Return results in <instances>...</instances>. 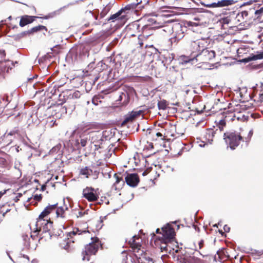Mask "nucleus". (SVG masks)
<instances>
[{
  "label": "nucleus",
  "mask_w": 263,
  "mask_h": 263,
  "mask_svg": "<svg viewBox=\"0 0 263 263\" xmlns=\"http://www.w3.org/2000/svg\"><path fill=\"white\" fill-rule=\"evenodd\" d=\"M191 46L192 51L190 57L183 56L181 62L182 64L194 62L195 60L196 62L204 63L212 60L215 57V52L204 48V43L200 41L192 42Z\"/></svg>",
  "instance_id": "nucleus-1"
},
{
  "label": "nucleus",
  "mask_w": 263,
  "mask_h": 263,
  "mask_svg": "<svg viewBox=\"0 0 263 263\" xmlns=\"http://www.w3.org/2000/svg\"><path fill=\"white\" fill-rule=\"evenodd\" d=\"M223 139L232 150H234L237 147L241 141H244L243 138L240 133L237 132H227L224 133Z\"/></svg>",
  "instance_id": "nucleus-2"
},
{
  "label": "nucleus",
  "mask_w": 263,
  "mask_h": 263,
  "mask_svg": "<svg viewBox=\"0 0 263 263\" xmlns=\"http://www.w3.org/2000/svg\"><path fill=\"white\" fill-rule=\"evenodd\" d=\"M92 241L89 243L85 248V251L82 252L83 260H90L89 256L91 255H95L98 250V246L96 243L97 241H99L97 237H91Z\"/></svg>",
  "instance_id": "nucleus-3"
},
{
  "label": "nucleus",
  "mask_w": 263,
  "mask_h": 263,
  "mask_svg": "<svg viewBox=\"0 0 263 263\" xmlns=\"http://www.w3.org/2000/svg\"><path fill=\"white\" fill-rule=\"evenodd\" d=\"M162 236L161 239L166 241H173L174 239L175 231L172 227L169 224L162 228Z\"/></svg>",
  "instance_id": "nucleus-4"
},
{
  "label": "nucleus",
  "mask_w": 263,
  "mask_h": 263,
  "mask_svg": "<svg viewBox=\"0 0 263 263\" xmlns=\"http://www.w3.org/2000/svg\"><path fill=\"white\" fill-rule=\"evenodd\" d=\"M53 222L50 220L44 219H38L36 222V231H42V233L49 232L52 227Z\"/></svg>",
  "instance_id": "nucleus-5"
},
{
  "label": "nucleus",
  "mask_w": 263,
  "mask_h": 263,
  "mask_svg": "<svg viewBox=\"0 0 263 263\" xmlns=\"http://www.w3.org/2000/svg\"><path fill=\"white\" fill-rule=\"evenodd\" d=\"M176 252H178V254L175 257L177 263H189L193 253L185 250H181L178 251L176 250Z\"/></svg>",
  "instance_id": "nucleus-6"
},
{
  "label": "nucleus",
  "mask_w": 263,
  "mask_h": 263,
  "mask_svg": "<svg viewBox=\"0 0 263 263\" xmlns=\"http://www.w3.org/2000/svg\"><path fill=\"white\" fill-rule=\"evenodd\" d=\"M83 195L88 201L93 202L97 200L99 195L96 193L95 189L91 187H87L83 191Z\"/></svg>",
  "instance_id": "nucleus-7"
},
{
  "label": "nucleus",
  "mask_w": 263,
  "mask_h": 263,
  "mask_svg": "<svg viewBox=\"0 0 263 263\" xmlns=\"http://www.w3.org/2000/svg\"><path fill=\"white\" fill-rule=\"evenodd\" d=\"M147 48L145 52L146 57H149V60L153 61L154 60L158 59L160 54V52L159 50L156 48L153 45L148 46H146Z\"/></svg>",
  "instance_id": "nucleus-8"
},
{
  "label": "nucleus",
  "mask_w": 263,
  "mask_h": 263,
  "mask_svg": "<svg viewBox=\"0 0 263 263\" xmlns=\"http://www.w3.org/2000/svg\"><path fill=\"white\" fill-rule=\"evenodd\" d=\"M89 140L91 143L94 144L95 146H99L102 143L100 131H95L89 133Z\"/></svg>",
  "instance_id": "nucleus-9"
},
{
  "label": "nucleus",
  "mask_w": 263,
  "mask_h": 263,
  "mask_svg": "<svg viewBox=\"0 0 263 263\" xmlns=\"http://www.w3.org/2000/svg\"><path fill=\"white\" fill-rule=\"evenodd\" d=\"M126 184L130 187L137 186L139 182V178L137 174H128L125 178Z\"/></svg>",
  "instance_id": "nucleus-10"
},
{
  "label": "nucleus",
  "mask_w": 263,
  "mask_h": 263,
  "mask_svg": "<svg viewBox=\"0 0 263 263\" xmlns=\"http://www.w3.org/2000/svg\"><path fill=\"white\" fill-rule=\"evenodd\" d=\"M126 19V15L123 13V10H120L117 12L113 14L108 17L106 20L107 22H119L122 23L125 22Z\"/></svg>",
  "instance_id": "nucleus-11"
},
{
  "label": "nucleus",
  "mask_w": 263,
  "mask_h": 263,
  "mask_svg": "<svg viewBox=\"0 0 263 263\" xmlns=\"http://www.w3.org/2000/svg\"><path fill=\"white\" fill-rule=\"evenodd\" d=\"M86 231H83V233H86ZM82 233V232H81V230H80L78 228L76 229V230H73L72 231L69 232L67 234V239H68V240H69V241H67L66 242V244L64 246H62V245L61 243V248H62L63 249H64L66 250H68V249L69 247V242L71 241L72 242H74L75 241V239L73 238V236H76L77 235H80V234H81Z\"/></svg>",
  "instance_id": "nucleus-12"
},
{
  "label": "nucleus",
  "mask_w": 263,
  "mask_h": 263,
  "mask_svg": "<svg viewBox=\"0 0 263 263\" xmlns=\"http://www.w3.org/2000/svg\"><path fill=\"white\" fill-rule=\"evenodd\" d=\"M88 141H90L88 133H83L81 134L79 138L76 140V145L77 147L78 148H80V146L82 147H85Z\"/></svg>",
  "instance_id": "nucleus-13"
},
{
  "label": "nucleus",
  "mask_w": 263,
  "mask_h": 263,
  "mask_svg": "<svg viewBox=\"0 0 263 263\" xmlns=\"http://www.w3.org/2000/svg\"><path fill=\"white\" fill-rule=\"evenodd\" d=\"M261 59H263V50L257 51L256 54H251L249 57L242 59L241 61L247 63L252 61Z\"/></svg>",
  "instance_id": "nucleus-14"
},
{
  "label": "nucleus",
  "mask_w": 263,
  "mask_h": 263,
  "mask_svg": "<svg viewBox=\"0 0 263 263\" xmlns=\"http://www.w3.org/2000/svg\"><path fill=\"white\" fill-rule=\"evenodd\" d=\"M135 90L132 87H128L127 90H124V91H122L123 102L121 103V105L122 106L127 105L130 100L129 93H132Z\"/></svg>",
  "instance_id": "nucleus-15"
},
{
  "label": "nucleus",
  "mask_w": 263,
  "mask_h": 263,
  "mask_svg": "<svg viewBox=\"0 0 263 263\" xmlns=\"http://www.w3.org/2000/svg\"><path fill=\"white\" fill-rule=\"evenodd\" d=\"M39 17L35 16H30L25 15L21 17L20 21V26L22 27L32 23L36 18Z\"/></svg>",
  "instance_id": "nucleus-16"
},
{
  "label": "nucleus",
  "mask_w": 263,
  "mask_h": 263,
  "mask_svg": "<svg viewBox=\"0 0 263 263\" xmlns=\"http://www.w3.org/2000/svg\"><path fill=\"white\" fill-rule=\"evenodd\" d=\"M234 0H221L213 3V8H221L232 5L235 3Z\"/></svg>",
  "instance_id": "nucleus-17"
},
{
  "label": "nucleus",
  "mask_w": 263,
  "mask_h": 263,
  "mask_svg": "<svg viewBox=\"0 0 263 263\" xmlns=\"http://www.w3.org/2000/svg\"><path fill=\"white\" fill-rule=\"evenodd\" d=\"M58 203L53 204H49L45 208L43 212L40 214L38 219H44L45 217L49 214L53 210H54L57 205Z\"/></svg>",
  "instance_id": "nucleus-18"
},
{
  "label": "nucleus",
  "mask_w": 263,
  "mask_h": 263,
  "mask_svg": "<svg viewBox=\"0 0 263 263\" xmlns=\"http://www.w3.org/2000/svg\"><path fill=\"white\" fill-rule=\"evenodd\" d=\"M114 176L116 178V181L112 185V189H114L115 190H119L124 184V181L122 178L118 176L117 174H115Z\"/></svg>",
  "instance_id": "nucleus-19"
},
{
  "label": "nucleus",
  "mask_w": 263,
  "mask_h": 263,
  "mask_svg": "<svg viewBox=\"0 0 263 263\" xmlns=\"http://www.w3.org/2000/svg\"><path fill=\"white\" fill-rule=\"evenodd\" d=\"M56 215L57 217H60L63 219H66V216L65 215V211L68 210V208L67 205H64L63 206H61L59 207L57 206Z\"/></svg>",
  "instance_id": "nucleus-20"
},
{
  "label": "nucleus",
  "mask_w": 263,
  "mask_h": 263,
  "mask_svg": "<svg viewBox=\"0 0 263 263\" xmlns=\"http://www.w3.org/2000/svg\"><path fill=\"white\" fill-rule=\"evenodd\" d=\"M161 241L160 249L162 252H170L171 251V248L169 246V243L172 241H164L163 239H159Z\"/></svg>",
  "instance_id": "nucleus-21"
},
{
  "label": "nucleus",
  "mask_w": 263,
  "mask_h": 263,
  "mask_svg": "<svg viewBox=\"0 0 263 263\" xmlns=\"http://www.w3.org/2000/svg\"><path fill=\"white\" fill-rule=\"evenodd\" d=\"M218 130V128H217L215 130H214L213 129L210 128L207 130V132L206 133V138L208 140V142L210 144H212L213 141V138L215 136V135L216 134V131Z\"/></svg>",
  "instance_id": "nucleus-22"
},
{
  "label": "nucleus",
  "mask_w": 263,
  "mask_h": 263,
  "mask_svg": "<svg viewBox=\"0 0 263 263\" xmlns=\"http://www.w3.org/2000/svg\"><path fill=\"white\" fill-rule=\"evenodd\" d=\"M92 171L93 170L89 168V167L85 166L81 169L80 174L85 176L86 178H88L92 174Z\"/></svg>",
  "instance_id": "nucleus-23"
},
{
  "label": "nucleus",
  "mask_w": 263,
  "mask_h": 263,
  "mask_svg": "<svg viewBox=\"0 0 263 263\" xmlns=\"http://www.w3.org/2000/svg\"><path fill=\"white\" fill-rule=\"evenodd\" d=\"M112 7V4L108 3L102 9L100 13V16L103 18L109 12Z\"/></svg>",
  "instance_id": "nucleus-24"
},
{
  "label": "nucleus",
  "mask_w": 263,
  "mask_h": 263,
  "mask_svg": "<svg viewBox=\"0 0 263 263\" xmlns=\"http://www.w3.org/2000/svg\"><path fill=\"white\" fill-rule=\"evenodd\" d=\"M43 29H44L46 31L47 30V28H46V27L43 26V25H39L37 26H35V27L32 28L31 29H30V30H28V31L29 32V35H31L34 32H36L39 31H40V30H43Z\"/></svg>",
  "instance_id": "nucleus-25"
},
{
  "label": "nucleus",
  "mask_w": 263,
  "mask_h": 263,
  "mask_svg": "<svg viewBox=\"0 0 263 263\" xmlns=\"http://www.w3.org/2000/svg\"><path fill=\"white\" fill-rule=\"evenodd\" d=\"M157 105L159 110H165L166 109L168 104L166 100L162 99L158 101Z\"/></svg>",
  "instance_id": "nucleus-26"
},
{
  "label": "nucleus",
  "mask_w": 263,
  "mask_h": 263,
  "mask_svg": "<svg viewBox=\"0 0 263 263\" xmlns=\"http://www.w3.org/2000/svg\"><path fill=\"white\" fill-rule=\"evenodd\" d=\"M100 133L102 142L105 140L109 139L110 138V135L111 134V133L110 131L107 130H104L103 132L100 131Z\"/></svg>",
  "instance_id": "nucleus-27"
},
{
  "label": "nucleus",
  "mask_w": 263,
  "mask_h": 263,
  "mask_svg": "<svg viewBox=\"0 0 263 263\" xmlns=\"http://www.w3.org/2000/svg\"><path fill=\"white\" fill-rule=\"evenodd\" d=\"M30 237H32L33 238V236L31 234L28 235L27 234H23L22 235V238L24 242V245L26 247H30Z\"/></svg>",
  "instance_id": "nucleus-28"
},
{
  "label": "nucleus",
  "mask_w": 263,
  "mask_h": 263,
  "mask_svg": "<svg viewBox=\"0 0 263 263\" xmlns=\"http://www.w3.org/2000/svg\"><path fill=\"white\" fill-rule=\"evenodd\" d=\"M254 14L256 17V19L261 20L263 18V6L260 9L255 10Z\"/></svg>",
  "instance_id": "nucleus-29"
},
{
  "label": "nucleus",
  "mask_w": 263,
  "mask_h": 263,
  "mask_svg": "<svg viewBox=\"0 0 263 263\" xmlns=\"http://www.w3.org/2000/svg\"><path fill=\"white\" fill-rule=\"evenodd\" d=\"M135 119L132 117V115L130 114V112H129L128 114H127L125 116L124 120L122 123V125H123L126 124L127 123L132 122Z\"/></svg>",
  "instance_id": "nucleus-30"
},
{
  "label": "nucleus",
  "mask_w": 263,
  "mask_h": 263,
  "mask_svg": "<svg viewBox=\"0 0 263 263\" xmlns=\"http://www.w3.org/2000/svg\"><path fill=\"white\" fill-rule=\"evenodd\" d=\"M138 5L135 4H130L127 5L124 8H122L121 10H123V13L126 15V11L130 10L136 8V6Z\"/></svg>",
  "instance_id": "nucleus-31"
},
{
  "label": "nucleus",
  "mask_w": 263,
  "mask_h": 263,
  "mask_svg": "<svg viewBox=\"0 0 263 263\" xmlns=\"http://www.w3.org/2000/svg\"><path fill=\"white\" fill-rule=\"evenodd\" d=\"M27 35H30L28 31H25L16 35H14V39L16 40H20Z\"/></svg>",
  "instance_id": "nucleus-32"
},
{
  "label": "nucleus",
  "mask_w": 263,
  "mask_h": 263,
  "mask_svg": "<svg viewBox=\"0 0 263 263\" xmlns=\"http://www.w3.org/2000/svg\"><path fill=\"white\" fill-rule=\"evenodd\" d=\"M17 134V130L14 129L11 131H10L9 133H5L4 135V138H8L9 137H13V138H15V135Z\"/></svg>",
  "instance_id": "nucleus-33"
},
{
  "label": "nucleus",
  "mask_w": 263,
  "mask_h": 263,
  "mask_svg": "<svg viewBox=\"0 0 263 263\" xmlns=\"http://www.w3.org/2000/svg\"><path fill=\"white\" fill-rule=\"evenodd\" d=\"M9 69H11V68L2 64L0 66V76H2L5 72H8Z\"/></svg>",
  "instance_id": "nucleus-34"
},
{
  "label": "nucleus",
  "mask_w": 263,
  "mask_h": 263,
  "mask_svg": "<svg viewBox=\"0 0 263 263\" xmlns=\"http://www.w3.org/2000/svg\"><path fill=\"white\" fill-rule=\"evenodd\" d=\"M201 260L198 257L194 255V253H193L189 263H201Z\"/></svg>",
  "instance_id": "nucleus-35"
},
{
  "label": "nucleus",
  "mask_w": 263,
  "mask_h": 263,
  "mask_svg": "<svg viewBox=\"0 0 263 263\" xmlns=\"http://www.w3.org/2000/svg\"><path fill=\"white\" fill-rule=\"evenodd\" d=\"M100 99H101V97L100 96H95L92 98V103L95 105H98L99 104V103L101 102V101Z\"/></svg>",
  "instance_id": "nucleus-36"
},
{
  "label": "nucleus",
  "mask_w": 263,
  "mask_h": 263,
  "mask_svg": "<svg viewBox=\"0 0 263 263\" xmlns=\"http://www.w3.org/2000/svg\"><path fill=\"white\" fill-rule=\"evenodd\" d=\"M130 112L134 119H135L137 117L139 116L143 112V110H133Z\"/></svg>",
  "instance_id": "nucleus-37"
},
{
  "label": "nucleus",
  "mask_w": 263,
  "mask_h": 263,
  "mask_svg": "<svg viewBox=\"0 0 263 263\" xmlns=\"http://www.w3.org/2000/svg\"><path fill=\"white\" fill-rule=\"evenodd\" d=\"M81 1H83V0H78V1H76L73 2H71V3H68L67 5L61 7V8L59 9V11H61L62 10V9H65V8H68L69 6H72V5H74L76 4H77L79 2H81Z\"/></svg>",
  "instance_id": "nucleus-38"
},
{
  "label": "nucleus",
  "mask_w": 263,
  "mask_h": 263,
  "mask_svg": "<svg viewBox=\"0 0 263 263\" xmlns=\"http://www.w3.org/2000/svg\"><path fill=\"white\" fill-rule=\"evenodd\" d=\"M257 92H258V95L259 97V99L261 101H263V85H261V89H256Z\"/></svg>",
  "instance_id": "nucleus-39"
},
{
  "label": "nucleus",
  "mask_w": 263,
  "mask_h": 263,
  "mask_svg": "<svg viewBox=\"0 0 263 263\" xmlns=\"http://www.w3.org/2000/svg\"><path fill=\"white\" fill-rule=\"evenodd\" d=\"M252 135H253V129H251L248 134L247 137H245L244 138L245 139L246 142L248 143L250 141Z\"/></svg>",
  "instance_id": "nucleus-40"
},
{
  "label": "nucleus",
  "mask_w": 263,
  "mask_h": 263,
  "mask_svg": "<svg viewBox=\"0 0 263 263\" xmlns=\"http://www.w3.org/2000/svg\"><path fill=\"white\" fill-rule=\"evenodd\" d=\"M99 174V172L97 170H93L92 174H91V176H92L93 179L96 180L98 178V176Z\"/></svg>",
  "instance_id": "nucleus-41"
},
{
  "label": "nucleus",
  "mask_w": 263,
  "mask_h": 263,
  "mask_svg": "<svg viewBox=\"0 0 263 263\" xmlns=\"http://www.w3.org/2000/svg\"><path fill=\"white\" fill-rule=\"evenodd\" d=\"M88 210H86L84 212H82V211H79L78 213V214L77 215V217L78 218L79 217H82L83 216H84L85 214H88Z\"/></svg>",
  "instance_id": "nucleus-42"
},
{
  "label": "nucleus",
  "mask_w": 263,
  "mask_h": 263,
  "mask_svg": "<svg viewBox=\"0 0 263 263\" xmlns=\"http://www.w3.org/2000/svg\"><path fill=\"white\" fill-rule=\"evenodd\" d=\"M2 101H4L3 97L0 96V114H1L4 110V105L2 104Z\"/></svg>",
  "instance_id": "nucleus-43"
},
{
  "label": "nucleus",
  "mask_w": 263,
  "mask_h": 263,
  "mask_svg": "<svg viewBox=\"0 0 263 263\" xmlns=\"http://www.w3.org/2000/svg\"><path fill=\"white\" fill-rule=\"evenodd\" d=\"M186 25L189 27L198 26L199 24L192 21H187Z\"/></svg>",
  "instance_id": "nucleus-44"
},
{
  "label": "nucleus",
  "mask_w": 263,
  "mask_h": 263,
  "mask_svg": "<svg viewBox=\"0 0 263 263\" xmlns=\"http://www.w3.org/2000/svg\"><path fill=\"white\" fill-rule=\"evenodd\" d=\"M181 31H182L181 33H178L177 35H176L175 36V40H179L184 36L183 31H182V29H181Z\"/></svg>",
  "instance_id": "nucleus-45"
},
{
  "label": "nucleus",
  "mask_w": 263,
  "mask_h": 263,
  "mask_svg": "<svg viewBox=\"0 0 263 263\" xmlns=\"http://www.w3.org/2000/svg\"><path fill=\"white\" fill-rule=\"evenodd\" d=\"M118 104H121L122 103L121 102H123V95H122V92H120L119 96L118 97V99L116 101Z\"/></svg>",
  "instance_id": "nucleus-46"
},
{
  "label": "nucleus",
  "mask_w": 263,
  "mask_h": 263,
  "mask_svg": "<svg viewBox=\"0 0 263 263\" xmlns=\"http://www.w3.org/2000/svg\"><path fill=\"white\" fill-rule=\"evenodd\" d=\"M138 237V236L137 235H134L132 237V238L130 239V240L129 241V242L130 243V244H134V245H136V238H137Z\"/></svg>",
  "instance_id": "nucleus-47"
},
{
  "label": "nucleus",
  "mask_w": 263,
  "mask_h": 263,
  "mask_svg": "<svg viewBox=\"0 0 263 263\" xmlns=\"http://www.w3.org/2000/svg\"><path fill=\"white\" fill-rule=\"evenodd\" d=\"M42 198V196L41 194H36L34 196V199L36 201H40V200H41Z\"/></svg>",
  "instance_id": "nucleus-48"
},
{
  "label": "nucleus",
  "mask_w": 263,
  "mask_h": 263,
  "mask_svg": "<svg viewBox=\"0 0 263 263\" xmlns=\"http://www.w3.org/2000/svg\"><path fill=\"white\" fill-rule=\"evenodd\" d=\"M230 115H231V116L230 117H232L231 118V120H234L235 118H236L237 120H240L241 119L240 117H236V115L232 113V112H231L230 114Z\"/></svg>",
  "instance_id": "nucleus-49"
},
{
  "label": "nucleus",
  "mask_w": 263,
  "mask_h": 263,
  "mask_svg": "<svg viewBox=\"0 0 263 263\" xmlns=\"http://www.w3.org/2000/svg\"><path fill=\"white\" fill-rule=\"evenodd\" d=\"M5 139L6 140V142H7L8 144H10L13 141L14 138H13V137H9L8 138H5Z\"/></svg>",
  "instance_id": "nucleus-50"
},
{
  "label": "nucleus",
  "mask_w": 263,
  "mask_h": 263,
  "mask_svg": "<svg viewBox=\"0 0 263 263\" xmlns=\"http://www.w3.org/2000/svg\"><path fill=\"white\" fill-rule=\"evenodd\" d=\"M22 196V194L21 193H18L17 195L14 198V201L15 202H17L19 200L20 198Z\"/></svg>",
  "instance_id": "nucleus-51"
},
{
  "label": "nucleus",
  "mask_w": 263,
  "mask_h": 263,
  "mask_svg": "<svg viewBox=\"0 0 263 263\" xmlns=\"http://www.w3.org/2000/svg\"><path fill=\"white\" fill-rule=\"evenodd\" d=\"M223 230L225 232L228 233L230 231V228L227 224L223 226Z\"/></svg>",
  "instance_id": "nucleus-52"
},
{
  "label": "nucleus",
  "mask_w": 263,
  "mask_h": 263,
  "mask_svg": "<svg viewBox=\"0 0 263 263\" xmlns=\"http://www.w3.org/2000/svg\"><path fill=\"white\" fill-rule=\"evenodd\" d=\"M98 65H100L102 67L103 70L106 67H107V65L105 63H104L102 61H100L98 63Z\"/></svg>",
  "instance_id": "nucleus-53"
},
{
  "label": "nucleus",
  "mask_w": 263,
  "mask_h": 263,
  "mask_svg": "<svg viewBox=\"0 0 263 263\" xmlns=\"http://www.w3.org/2000/svg\"><path fill=\"white\" fill-rule=\"evenodd\" d=\"M0 55L1 56L2 58L5 57L6 52L4 50L0 49Z\"/></svg>",
  "instance_id": "nucleus-54"
},
{
  "label": "nucleus",
  "mask_w": 263,
  "mask_h": 263,
  "mask_svg": "<svg viewBox=\"0 0 263 263\" xmlns=\"http://www.w3.org/2000/svg\"><path fill=\"white\" fill-rule=\"evenodd\" d=\"M226 120L224 119L220 120L217 125H226Z\"/></svg>",
  "instance_id": "nucleus-55"
},
{
  "label": "nucleus",
  "mask_w": 263,
  "mask_h": 263,
  "mask_svg": "<svg viewBox=\"0 0 263 263\" xmlns=\"http://www.w3.org/2000/svg\"><path fill=\"white\" fill-rule=\"evenodd\" d=\"M226 125H217V127L219 129V132H221L223 129V127Z\"/></svg>",
  "instance_id": "nucleus-56"
},
{
  "label": "nucleus",
  "mask_w": 263,
  "mask_h": 263,
  "mask_svg": "<svg viewBox=\"0 0 263 263\" xmlns=\"http://www.w3.org/2000/svg\"><path fill=\"white\" fill-rule=\"evenodd\" d=\"M241 14L242 17H247L248 15V12L247 11H242Z\"/></svg>",
  "instance_id": "nucleus-57"
},
{
  "label": "nucleus",
  "mask_w": 263,
  "mask_h": 263,
  "mask_svg": "<svg viewBox=\"0 0 263 263\" xmlns=\"http://www.w3.org/2000/svg\"><path fill=\"white\" fill-rule=\"evenodd\" d=\"M203 240H201L199 243H198V245H199V249H201L202 248V247H203Z\"/></svg>",
  "instance_id": "nucleus-58"
},
{
  "label": "nucleus",
  "mask_w": 263,
  "mask_h": 263,
  "mask_svg": "<svg viewBox=\"0 0 263 263\" xmlns=\"http://www.w3.org/2000/svg\"><path fill=\"white\" fill-rule=\"evenodd\" d=\"M41 84L40 83H36L33 84V86L35 89L39 88V86Z\"/></svg>",
  "instance_id": "nucleus-59"
},
{
  "label": "nucleus",
  "mask_w": 263,
  "mask_h": 263,
  "mask_svg": "<svg viewBox=\"0 0 263 263\" xmlns=\"http://www.w3.org/2000/svg\"><path fill=\"white\" fill-rule=\"evenodd\" d=\"M7 190H4V191L0 192V199L6 193Z\"/></svg>",
  "instance_id": "nucleus-60"
},
{
  "label": "nucleus",
  "mask_w": 263,
  "mask_h": 263,
  "mask_svg": "<svg viewBox=\"0 0 263 263\" xmlns=\"http://www.w3.org/2000/svg\"><path fill=\"white\" fill-rule=\"evenodd\" d=\"M204 6L208 8H213V3L204 5Z\"/></svg>",
  "instance_id": "nucleus-61"
},
{
  "label": "nucleus",
  "mask_w": 263,
  "mask_h": 263,
  "mask_svg": "<svg viewBox=\"0 0 263 263\" xmlns=\"http://www.w3.org/2000/svg\"><path fill=\"white\" fill-rule=\"evenodd\" d=\"M255 251L258 256H260L263 254V250H261V251H256L255 250Z\"/></svg>",
  "instance_id": "nucleus-62"
},
{
  "label": "nucleus",
  "mask_w": 263,
  "mask_h": 263,
  "mask_svg": "<svg viewBox=\"0 0 263 263\" xmlns=\"http://www.w3.org/2000/svg\"><path fill=\"white\" fill-rule=\"evenodd\" d=\"M37 77V76L36 74H35L34 76H33V77H31V78H28V79H27V80H28V82H30V81H31V80H32L33 79H34L35 78H36V77Z\"/></svg>",
  "instance_id": "nucleus-63"
},
{
  "label": "nucleus",
  "mask_w": 263,
  "mask_h": 263,
  "mask_svg": "<svg viewBox=\"0 0 263 263\" xmlns=\"http://www.w3.org/2000/svg\"><path fill=\"white\" fill-rule=\"evenodd\" d=\"M59 147L58 146H56L52 148V151L53 152H55L57 150H59Z\"/></svg>",
  "instance_id": "nucleus-64"
}]
</instances>
